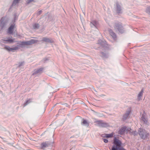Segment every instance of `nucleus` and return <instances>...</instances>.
Segmentation results:
<instances>
[{"label":"nucleus","instance_id":"2f4dec72","mask_svg":"<svg viewBox=\"0 0 150 150\" xmlns=\"http://www.w3.org/2000/svg\"><path fill=\"white\" fill-rule=\"evenodd\" d=\"M111 150H116L115 149V148L113 147V146L112 147Z\"/></svg>","mask_w":150,"mask_h":150},{"label":"nucleus","instance_id":"7c9ffc66","mask_svg":"<svg viewBox=\"0 0 150 150\" xmlns=\"http://www.w3.org/2000/svg\"><path fill=\"white\" fill-rule=\"evenodd\" d=\"M42 12V11L41 10L39 11L37 13V14L38 15H40L41 13Z\"/></svg>","mask_w":150,"mask_h":150},{"label":"nucleus","instance_id":"f257e3e1","mask_svg":"<svg viewBox=\"0 0 150 150\" xmlns=\"http://www.w3.org/2000/svg\"><path fill=\"white\" fill-rule=\"evenodd\" d=\"M113 144V147L115 148L116 150H126L122 147L121 142L117 139L116 137L114 138Z\"/></svg>","mask_w":150,"mask_h":150},{"label":"nucleus","instance_id":"ddd939ff","mask_svg":"<svg viewBox=\"0 0 150 150\" xmlns=\"http://www.w3.org/2000/svg\"><path fill=\"white\" fill-rule=\"evenodd\" d=\"M131 112V109H129L128 110L126 111V113L123 115V120H126L128 116L129 115L130 112Z\"/></svg>","mask_w":150,"mask_h":150},{"label":"nucleus","instance_id":"20e7f679","mask_svg":"<svg viewBox=\"0 0 150 150\" xmlns=\"http://www.w3.org/2000/svg\"><path fill=\"white\" fill-rule=\"evenodd\" d=\"M14 39H11L10 37L4 38L0 40V44L2 43L6 44L8 43H12L14 42Z\"/></svg>","mask_w":150,"mask_h":150},{"label":"nucleus","instance_id":"0eeeda50","mask_svg":"<svg viewBox=\"0 0 150 150\" xmlns=\"http://www.w3.org/2000/svg\"><path fill=\"white\" fill-rule=\"evenodd\" d=\"M96 125L100 127H106L107 125V124L103 122L102 120H98L95 122Z\"/></svg>","mask_w":150,"mask_h":150},{"label":"nucleus","instance_id":"aec40b11","mask_svg":"<svg viewBox=\"0 0 150 150\" xmlns=\"http://www.w3.org/2000/svg\"><path fill=\"white\" fill-rule=\"evenodd\" d=\"M33 27L34 29H37L39 27V25L38 23H35L33 25Z\"/></svg>","mask_w":150,"mask_h":150},{"label":"nucleus","instance_id":"bb28decb","mask_svg":"<svg viewBox=\"0 0 150 150\" xmlns=\"http://www.w3.org/2000/svg\"><path fill=\"white\" fill-rule=\"evenodd\" d=\"M20 0H14L13 3V4L16 5L18 3Z\"/></svg>","mask_w":150,"mask_h":150},{"label":"nucleus","instance_id":"6ab92c4d","mask_svg":"<svg viewBox=\"0 0 150 150\" xmlns=\"http://www.w3.org/2000/svg\"><path fill=\"white\" fill-rule=\"evenodd\" d=\"M49 144L48 143L46 142L42 143L41 146L42 148L43 149L47 147L48 146Z\"/></svg>","mask_w":150,"mask_h":150},{"label":"nucleus","instance_id":"1a4fd4ad","mask_svg":"<svg viewBox=\"0 0 150 150\" xmlns=\"http://www.w3.org/2000/svg\"><path fill=\"white\" fill-rule=\"evenodd\" d=\"M4 49L8 51L13 52L14 50H16L18 49V46H16L13 48H10L9 46H5Z\"/></svg>","mask_w":150,"mask_h":150},{"label":"nucleus","instance_id":"cd10ccee","mask_svg":"<svg viewBox=\"0 0 150 150\" xmlns=\"http://www.w3.org/2000/svg\"><path fill=\"white\" fill-rule=\"evenodd\" d=\"M132 134L134 135V136H135L137 135V133L136 131H133Z\"/></svg>","mask_w":150,"mask_h":150},{"label":"nucleus","instance_id":"412c9836","mask_svg":"<svg viewBox=\"0 0 150 150\" xmlns=\"http://www.w3.org/2000/svg\"><path fill=\"white\" fill-rule=\"evenodd\" d=\"M100 56L103 58H107L108 57V55L107 54L101 52L100 53Z\"/></svg>","mask_w":150,"mask_h":150},{"label":"nucleus","instance_id":"4be33fe9","mask_svg":"<svg viewBox=\"0 0 150 150\" xmlns=\"http://www.w3.org/2000/svg\"><path fill=\"white\" fill-rule=\"evenodd\" d=\"M113 134L111 133L109 134H103L102 135V136L103 137H104V136H103V135H105L107 138H109L112 137L113 136Z\"/></svg>","mask_w":150,"mask_h":150},{"label":"nucleus","instance_id":"b1692460","mask_svg":"<svg viewBox=\"0 0 150 150\" xmlns=\"http://www.w3.org/2000/svg\"><path fill=\"white\" fill-rule=\"evenodd\" d=\"M31 102L30 100L29 99L26 101V102L24 103V106H25Z\"/></svg>","mask_w":150,"mask_h":150},{"label":"nucleus","instance_id":"f03ea898","mask_svg":"<svg viewBox=\"0 0 150 150\" xmlns=\"http://www.w3.org/2000/svg\"><path fill=\"white\" fill-rule=\"evenodd\" d=\"M138 133L141 138L143 139L147 138L149 135V133L143 129H139L138 130Z\"/></svg>","mask_w":150,"mask_h":150},{"label":"nucleus","instance_id":"6e6552de","mask_svg":"<svg viewBox=\"0 0 150 150\" xmlns=\"http://www.w3.org/2000/svg\"><path fill=\"white\" fill-rule=\"evenodd\" d=\"M115 10L117 13H122V8L118 2L116 4Z\"/></svg>","mask_w":150,"mask_h":150},{"label":"nucleus","instance_id":"5701e85b","mask_svg":"<svg viewBox=\"0 0 150 150\" xmlns=\"http://www.w3.org/2000/svg\"><path fill=\"white\" fill-rule=\"evenodd\" d=\"M82 124L88 126V123L87 122V121L86 120H83V122Z\"/></svg>","mask_w":150,"mask_h":150},{"label":"nucleus","instance_id":"4468645a","mask_svg":"<svg viewBox=\"0 0 150 150\" xmlns=\"http://www.w3.org/2000/svg\"><path fill=\"white\" fill-rule=\"evenodd\" d=\"M98 22L95 21H93L91 22L90 25L91 27H95L96 28L97 27L98 25Z\"/></svg>","mask_w":150,"mask_h":150},{"label":"nucleus","instance_id":"a878e982","mask_svg":"<svg viewBox=\"0 0 150 150\" xmlns=\"http://www.w3.org/2000/svg\"><path fill=\"white\" fill-rule=\"evenodd\" d=\"M146 11L147 13L150 14V7H147Z\"/></svg>","mask_w":150,"mask_h":150},{"label":"nucleus","instance_id":"72a5a7b5","mask_svg":"<svg viewBox=\"0 0 150 150\" xmlns=\"http://www.w3.org/2000/svg\"><path fill=\"white\" fill-rule=\"evenodd\" d=\"M127 130H128L129 131L130 130L131 131V129L130 128H129V129H127Z\"/></svg>","mask_w":150,"mask_h":150},{"label":"nucleus","instance_id":"7ed1b4c3","mask_svg":"<svg viewBox=\"0 0 150 150\" xmlns=\"http://www.w3.org/2000/svg\"><path fill=\"white\" fill-rule=\"evenodd\" d=\"M114 27L115 29H117L119 32L121 33H123L125 31L124 28L122 24L120 22L115 23Z\"/></svg>","mask_w":150,"mask_h":150},{"label":"nucleus","instance_id":"2eb2a0df","mask_svg":"<svg viewBox=\"0 0 150 150\" xmlns=\"http://www.w3.org/2000/svg\"><path fill=\"white\" fill-rule=\"evenodd\" d=\"M126 129V127H122L119 130L118 133L121 135L125 133Z\"/></svg>","mask_w":150,"mask_h":150},{"label":"nucleus","instance_id":"c756f323","mask_svg":"<svg viewBox=\"0 0 150 150\" xmlns=\"http://www.w3.org/2000/svg\"><path fill=\"white\" fill-rule=\"evenodd\" d=\"M103 141L105 143H107L108 142V140L107 139H103Z\"/></svg>","mask_w":150,"mask_h":150},{"label":"nucleus","instance_id":"c85d7f7f","mask_svg":"<svg viewBox=\"0 0 150 150\" xmlns=\"http://www.w3.org/2000/svg\"><path fill=\"white\" fill-rule=\"evenodd\" d=\"M34 0H28L27 1V4H29L31 2H32V1H34Z\"/></svg>","mask_w":150,"mask_h":150},{"label":"nucleus","instance_id":"39448f33","mask_svg":"<svg viewBox=\"0 0 150 150\" xmlns=\"http://www.w3.org/2000/svg\"><path fill=\"white\" fill-rule=\"evenodd\" d=\"M37 40L32 39L30 40L25 42H20V45L22 46L29 45H32L37 42Z\"/></svg>","mask_w":150,"mask_h":150},{"label":"nucleus","instance_id":"9b49d317","mask_svg":"<svg viewBox=\"0 0 150 150\" xmlns=\"http://www.w3.org/2000/svg\"><path fill=\"white\" fill-rule=\"evenodd\" d=\"M43 69V68H41L40 69H35L34 70V72L32 74L33 75H36L40 74L42 73Z\"/></svg>","mask_w":150,"mask_h":150},{"label":"nucleus","instance_id":"f3484780","mask_svg":"<svg viewBox=\"0 0 150 150\" xmlns=\"http://www.w3.org/2000/svg\"><path fill=\"white\" fill-rule=\"evenodd\" d=\"M143 90H142L138 94V100H140L141 99V98L143 95Z\"/></svg>","mask_w":150,"mask_h":150},{"label":"nucleus","instance_id":"473e14b6","mask_svg":"<svg viewBox=\"0 0 150 150\" xmlns=\"http://www.w3.org/2000/svg\"><path fill=\"white\" fill-rule=\"evenodd\" d=\"M44 60L45 61H46V60H48V59H47V58H45L44 59Z\"/></svg>","mask_w":150,"mask_h":150},{"label":"nucleus","instance_id":"f8f14e48","mask_svg":"<svg viewBox=\"0 0 150 150\" xmlns=\"http://www.w3.org/2000/svg\"><path fill=\"white\" fill-rule=\"evenodd\" d=\"M43 41L46 43H52L53 42L52 40L51 39L47 37H43L42 38L41 41Z\"/></svg>","mask_w":150,"mask_h":150},{"label":"nucleus","instance_id":"a211bd4d","mask_svg":"<svg viewBox=\"0 0 150 150\" xmlns=\"http://www.w3.org/2000/svg\"><path fill=\"white\" fill-rule=\"evenodd\" d=\"M141 120L144 123H147V119L146 118L145 115L144 114L142 115V117H141Z\"/></svg>","mask_w":150,"mask_h":150},{"label":"nucleus","instance_id":"dca6fc26","mask_svg":"<svg viewBox=\"0 0 150 150\" xmlns=\"http://www.w3.org/2000/svg\"><path fill=\"white\" fill-rule=\"evenodd\" d=\"M109 32L110 35L112 36L113 39L114 40H115L116 38V36L115 34L112 30H110Z\"/></svg>","mask_w":150,"mask_h":150},{"label":"nucleus","instance_id":"423d86ee","mask_svg":"<svg viewBox=\"0 0 150 150\" xmlns=\"http://www.w3.org/2000/svg\"><path fill=\"white\" fill-rule=\"evenodd\" d=\"M7 22L5 20V18L2 17L0 21V31L2 30L6 26Z\"/></svg>","mask_w":150,"mask_h":150},{"label":"nucleus","instance_id":"9d476101","mask_svg":"<svg viewBox=\"0 0 150 150\" xmlns=\"http://www.w3.org/2000/svg\"><path fill=\"white\" fill-rule=\"evenodd\" d=\"M15 28V24L14 23L12 24L9 28L8 30V32L9 34H12L13 33V29Z\"/></svg>","mask_w":150,"mask_h":150},{"label":"nucleus","instance_id":"393cba45","mask_svg":"<svg viewBox=\"0 0 150 150\" xmlns=\"http://www.w3.org/2000/svg\"><path fill=\"white\" fill-rule=\"evenodd\" d=\"M24 64V62H22L18 63V67H19L23 66Z\"/></svg>","mask_w":150,"mask_h":150}]
</instances>
